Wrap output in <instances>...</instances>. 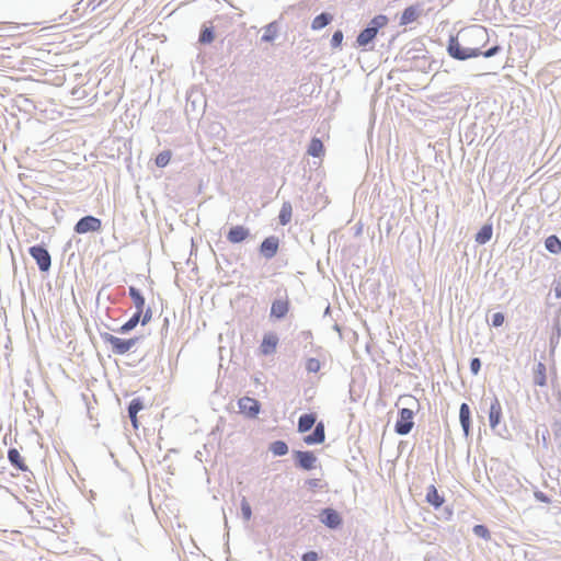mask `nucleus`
Segmentation results:
<instances>
[{"label":"nucleus","instance_id":"a18cd8bd","mask_svg":"<svg viewBox=\"0 0 561 561\" xmlns=\"http://www.w3.org/2000/svg\"><path fill=\"white\" fill-rule=\"evenodd\" d=\"M537 497L541 501H547V497L543 494H540V495L537 494Z\"/></svg>","mask_w":561,"mask_h":561},{"label":"nucleus","instance_id":"0eeeda50","mask_svg":"<svg viewBox=\"0 0 561 561\" xmlns=\"http://www.w3.org/2000/svg\"><path fill=\"white\" fill-rule=\"evenodd\" d=\"M151 316L152 313L149 308L144 314L135 312V314L119 328V332L126 333L133 330L139 322H141L142 325L147 324L151 320Z\"/></svg>","mask_w":561,"mask_h":561},{"label":"nucleus","instance_id":"a19ab883","mask_svg":"<svg viewBox=\"0 0 561 561\" xmlns=\"http://www.w3.org/2000/svg\"><path fill=\"white\" fill-rule=\"evenodd\" d=\"M302 561H317L318 560V553L314 551H309L302 554Z\"/></svg>","mask_w":561,"mask_h":561},{"label":"nucleus","instance_id":"79ce46f5","mask_svg":"<svg viewBox=\"0 0 561 561\" xmlns=\"http://www.w3.org/2000/svg\"><path fill=\"white\" fill-rule=\"evenodd\" d=\"M499 50H500V47L499 46H494V47L485 50L484 53L481 51V55H483L484 57L489 58V57H492L495 54H497Z\"/></svg>","mask_w":561,"mask_h":561},{"label":"nucleus","instance_id":"4c0bfd02","mask_svg":"<svg viewBox=\"0 0 561 561\" xmlns=\"http://www.w3.org/2000/svg\"><path fill=\"white\" fill-rule=\"evenodd\" d=\"M342 41H343V33H342V31L334 32V34L332 36V39H331L332 46L333 47H339L342 44Z\"/></svg>","mask_w":561,"mask_h":561},{"label":"nucleus","instance_id":"9b49d317","mask_svg":"<svg viewBox=\"0 0 561 561\" xmlns=\"http://www.w3.org/2000/svg\"><path fill=\"white\" fill-rule=\"evenodd\" d=\"M278 247V239L276 237H268L261 243L260 251L265 257L271 259L277 253Z\"/></svg>","mask_w":561,"mask_h":561},{"label":"nucleus","instance_id":"4468645a","mask_svg":"<svg viewBox=\"0 0 561 561\" xmlns=\"http://www.w3.org/2000/svg\"><path fill=\"white\" fill-rule=\"evenodd\" d=\"M421 15L420 5H410L404 9L400 19V25H408L415 22Z\"/></svg>","mask_w":561,"mask_h":561},{"label":"nucleus","instance_id":"c756f323","mask_svg":"<svg viewBox=\"0 0 561 561\" xmlns=\"http://www.w3.org/2000/svg\"><path fill=\"white\" fill-rule=\"evenodd\" d=\"M293 208L289 203H284L280 211H279V222L280 225L285 226L287 225L291 219Z\"/></svg>","mask_w":561,"mask_h":561},{"label":"nucleus","instance_id":"c9c22d12","mask_svg":"<svg viewBox=\"0 0 561 561\" xmlns=\"http://www.w3.org/2000/svg\"><path fill=\"white\" fill-rule=\"evenodd\" d=\"M473 533L485 540H489L491 538L489 529L484 525H476L473 527Z\"/></svg>","mask_w":561,"mask_h":561},{"label":"nucleus","instance_id":"393cba45","mask_svg":"<svg viewBox=\"0 0 561 561\" xmlns=\"http://www.w3.org/2000/svg\"><path fill=\"white\" fill-rule=\"evenodd\" d=\"M278 34V25L276 22H271L264 27V33L262 35V41L266 43L273 42Z\"/></svg>","mask_w":561,"mask_h":561},{"label":"nucleus","instance_id":"37998d69","mask_svg":"<svg viewBox=\"0 0 561 561\" xmlns=\"http://www.w3.org/2000/svg\"><path fill=\"white\" fill-rule=\"evenodd\" d=\"M499 50H500V47L499 46H494V47L485 50L484 53L481 51V55H483L484 57L489 58V57H492L495 54H497Z\"/></svg>","mask_w":561,"mask_h":561},{"label":"nucleus","instance_id":"473e14b6","mask_svg":"<svg viewBox=\"0 0 561 561\" xmlns=\"http://www.w3.org/2000/svg\"><path fill=\"white\" fill-rule=\"evenodd\" d=\"M387 23L388 19L386 15H377L370 21L369 27H376V32L378 33V30L383 27Z\"/></svg>","mask_w":561,"mask_h":561},{"label":"nucleus","instance_id":"4be33fe9","mask_svg":"<svg viewBox=\"0 0 561 561\" xmlns=\"http://www.w3.org/2000/svg\"><path fill=\"white\" fill-rule=\"evenodd\" d=\"M546 366L538 363L534 369V382L536 386L543 387L547 383Z\"/></svg>","mask_w":561,"mask_h":561},{"label":"nucleus","instance_id":"f03ea898","mask_svg":"<svg viewBox=\"0 0 561 561\" xmlns=\"http://www.w3.org/2000/svg\"><path fill=\"white\" fill-rule=\"evenodd\" d=\"M102 339L106 344L111 346L112 352L116 355L126 354L136 345L138 341L137 337L124 340L110 333L103 334Z\"/></svg>","mask_w":561,"mask_h":561},{"label":"nucleus","instance_id":"f3484780","mask_svg":"<svg viewBox=\"0 0 561 561\" xmlns=\"http://www.w3.org/2000/svg\"><path fill=\"white\" fill-rule=\"evenodd\" d=\"M128 294H129V297L131 298V300L134 302V306L136 308V312H139V313L144 314L146 312L145 311L146 301H145V298L141 295V293L136 287L130 286L129 289H128Z\"/></svg>","mask_w":561,"mask_h":561},{"label":"nucleus","instance_id":"2f4dec72","mask_svg":"<svg viewBox=\"0 0 561 561\" xmlns=\"http://www.w3.org/2000/svg\"><path fill=\"white\" fill-rule=\"evenodd\" d=\"M171 157L172 153L170 150H164L160 152L154 159L156 165L159 168H164L165 165L169 164Z\"/></svg>","mask_w":561,"mask_h":561},{"label":"nucleus","instance_id":"a211bd4d","mask_svg":"<svg viewBox=\"0 0 561 561\" xmlns=\"http://www.w3.org/2000/svg\"><path fill=\"white\" fill-rule=\"evenodd\" d=\"M426 502L428 504H431L432 506H434L435 508H439L444 504L445 500L438 493L435 485H430L427 488V492H426Z\"/></svg>","mask_w":561,"mask_h":561},{"label":"nucleus","instance_id":"ea45409f","mask_svg":"<svg viewBox=\"0 0 561 561\" xmlns=\"http://www.w3.org/2000/svg\"><path fill=\"white\" fill-rule=\"evenodd\" d=\"M481 368V362L479 358H472L470 363V369L473 375H477Z\"/></svg>","mask_w":561,"mask_h":561},{"label":"nucleus","instance_id":"5701e85b","mask_svg":"<svg viewBox=\"0 0 561 561\" xmlns=\"http://www.w3.org/2000/svg\"><path fill=\"white\" fill-rule=\"evenodd\" d=\"M142 409V402L140 399H134L131 400V402L129 403V407H128V414H129V417H130V421L133 423V426L135 428L138 427V420H137V413Z\"/></svg>","mask_w":561,"mask_h":561},{"label":"nucleus","instance_id":"aec40b11","mask_svg":"<svg viewBox=\"0 0 561 561\" xmlns=\"http://www.w3.org/2000/svg\"><path fill=\"white\" fill-rule=\"evenodd\" d=\"M459 420L465 435L467 436L470 431V408L467 403H462L459 410Z\"/></svg>","mask_w":561,"mask_h":561},{"label":"nucleus","instance_id":"39448f33","mask_svg":"<svg viewBox=\"0 0 561 561\" xmlns=\"http://www.w3.org/2000/svg\"><path fill=\"white\" fill-rule=\"evenodd\" d=\"M30 254L36 261L41 271L45 272L49 270L51 260L48 251L45 248L41 245H34L30 248Z\"/></svg>","mask_w":561,"mask_h":561},{"label":"nucleus","instance_id":"c03bdc74","mask_svg":"<svg viewBox=\"0 0 561 561\" xmlns=\"http://www.w3.org/2000/svg\"><path fill=\"white\" fill-rule=\"evenodd\" d=\"M554 293L558 298L561 297V282L557 283L554 286Z\"/></svg>","mask_w":561,"mask_h":561},{"label":"nucleus","instance_id":"6ab92c4d","mask_svg":"<svg viewBox=\"0 0 561 561\" xmlns=\"http://www.w3.org/2000/svg\"><path fill=\"white\" fill-rule=\"evenodd\" d=\"M8 459L11 462V465L18 468L19 470H27V466L25 465L23 457L21 456L20 451L16 448L9 449Z\"/></svg>","mask_w":561,"mask_h":561},{"label":"nucleus","instance_id":"f704fd0d","mask_svg":"<svg viewBox=\"0 0 561 561\" xmlns=\"http://www.w3.org/2000/svg\"><path fill=\"white\" fill-rule=\"evenodd\" d=\"M321 368V363L319 359L317 358H308L306 360V369L309 371V373H318Z\"/></svg>","mask_w":561,"mask_h":561},{"label":"nucleus","instance_id":"b1692460","mask_svg":"<svg viewBox=\"0 0 561 561\" xmlns=\"http://www.w3.org/2000/svg\"><path fill=\"white\" fill-rule=\"evenodd\" d=\"M377 35L376 27H367L363 30L357 36V43L359 46H366L370 43Z\"/></svg>","mask_w":561,"mask_h":561},{"label":"nucleus","instance_id":"7c9ffc66","mask_svg":"<svg viewBox=\"0 0 561 561\" xmlns=\"http://www.w3.org/2000/svg\"><path fill=\"white\" fill-rule=\"evenodd\" d=\"M270 450L275 456H284V455H286L288 453V446L283 440H276V442L271 444Z\"/></svg>","mask_w":561,"mask_h":561},{"label":"nucleus","instance_id":"f8f14e48","mask_svg":"<svg viewBox=\"0 0 561 561\" xmlns=\"http://www.w3.org/2000/svg\"><path fill=\"white\" fill-rule=\"evenodd\" d=\"M321 520L330 528H336L341 525L342 519L339 513L332 508H325L321 513Z\"/></svg>","mask_w":561,"mask_h":561},{"label":"nucleus","instance_id":"e433bc0d","mask_svg":"<svg viewBox=\"0 0 561 561\" xmlns=\"http://www.w3.org/2000/svg\"><path fill=\"white\" fill-rule=\"evenodd\" d=\"M241 512H242V516L245 520H250L251 517H252V510H251V506L249 504V502L243 499L242 502H241Z\"/></svg>","mask_w":561,"mask_h":561},{"label":"nucleus","instance_id":"cd10ccee","mask_svg":"<svg viewBox=\"0 0 561 561\" xmlns=\"http://www.w3.org/2000/svg\"><path fill=\"white\" fill-rule=\"evenodd\" d=\"M323 152L324 147L322 141L319 138H312L308 147V153L312 157H321Z\"/></svg>","mask_w":561,"mask_h":561},{"label":"nucleus","instance_id":"9d476101","mask_svg":"<svg viewBox=\"0 0 561 561\" xmlns=\"http://www.w3.org/2000/svg\"><path fill=\"white\" fill-rule=\"evenodd\" d=\"M295 458L299 467L305 470H311L316 466L317 458L312 451H296Z\"/></svg>","mask_w":561,"mask_h":561},{"label":"nucleus","instance_id":"7ed1b4c3","mask_svg":"<svg viewBox=\"0 0 561 561\" xmlns=\"http://www.w3.org/2000/svg\"><path fill=\"white\" fill-rule=\"evenodd\" d=\"M414 413L411 409H401L399 412V419L396 423V432L400 435H407L411 432Z\"/></svg>","mask_w":561,"mask_h":561},{"label":"nucleus","instance_id":"f257e3e1","mask_svg":"<svg viewBox=\"0 0 561 561\" xmlns=\"http://www.w3.org/2000/svg\"><path fill=\"white\" fill-rule=\"evenodd\" d=\"M466 36L470 39L477 41L481 45L461 47L456 37H450L447 50L453 58L466 60L481 55V47H483L488 41L486 28L483 26H472L466 32Z\"/></svg>","mask_w":561,"mask_h":561},{"label":"nucleus","instance_id":"dca6fc26","mask_svg":"<svg viewBox=\"0 0 561 561\" xmlns=\"http://www.w3.org/2000/svg\"><path fill=\"white\" fill-rule=\"evenodd\" d=\"M502 419V405L499 399H494L490 405L489 422L492 428H495Z\"/></svg>","mask_w":561,"mask_h":561},{"label":"nucleus","instance_id":"412c9836","mask_svg":"<svg viewBox=\"0 0 561 561\" xmlns=\"http://www.w3.org/2000/svg\"><path fill=\"white\" fill-rule=\"evenodd\" d=\"M316 414H302L298 420V432L306 433L316 424Z\"/></svg>","mask_w":561,"mask_h":561},{"label":"nucleus","instance_id":"423d86ee","mask_svg":"<svg viewBox=\"0 0 561 561\" xmlns=\"http://www.w3.org/2000/svg\"><path fill=\"white\" fill-rule=\"evenodd\" d=\"M279 339L276 333L268 332L263 335L260 344V354L263 356L272 355L276 352Z\"/></svg>","mask_w":561,"mask_h":561},{"label":"nucleus","instance_id":"72a5a7b5","mask_svg":"<svg viewBox=\"0 0 561 561\" xmlns=\"http://www.w3.org/2000/svg\"><path fill=\"white\" fill-rule=\"evenodd\" d=\"M214 32L209 27L204 28L199 35V42L203 44H209L214 41Z\"/></svg>","mask_w":561,"mask_h":561},{"label":"nucleus","instance_id":"2eb2a0df","mask_svg":"<svg viewBox=\"0 0 561 561\" xmlns=\"http://www.w3.org/2000/svg\"><path fill=\"white\" fill-rule=\"evenodd\" d=\"M289 310L288 299H276L271 307V316L277 319L284 318Z\"/></svg>","mask_w":561,"mask_h":561},{"label":"nucleus","instance_id":"c85d7f7f","mask_svg":"<svg viewBox=\"0 0 561 561\" xmlns=\"http://www.w3.org/2000/svg\"><path fill=\"white\" fill-rule=\"evenodd\" d=\"M332 20V16L328 13H321L317 15L311 23L312 30H321L325 27Z\"/></svg>","mask_w":561,"mask_h":561},{"label":"nucleus","instance_id":"58836bf2","mask_svg":"<svg viewBox=\"0 0 561 561\" xmlns=\"http://www.w3.org/2000/svg\"><path fill=\"white\" fill-rule=\"evenodd\" d=\"M504 322V314L501 313V312H496L493 314V318H492V324L494 327H501Z\"/></svg>","mask_w":561,"mask_h":561},{"label":"nucleus","instance_id":"20e7f679","mask_svg":"<svg viewBox=\"0 0 561 561\" xmlns=\"http://www.w3.org/2000/svg\"><path fill=\"white\" fill-rule=\"evenodd\" d=\"M102 222L99 218L93 216H85L81 218L75 226L77 233L83 234L87 232H95L101 230Z\"/></svg>","mask_w":561,"mask_h":561},{"label":"nucleus","instance_id":"ddd939ff","mask_svg":"<svg viewBox=\"0 0 561 561\" xmlns=\"http://www.w3.org/2000/svg\"><path fill=\"white\" fill-rule=\"evenodd\" d=\"M324 439H325V432H324V425L322 422H319L316 425V428L312 434L304 437V442L307 445L322 444L324 442Z\"/></svg>","mask_w":561,"mask_h":561},{"label":"nucleus","instance_id":"bb28decb","mask_svg":"<svg viewBox=\"0 0 561 561\" xmlns=\"http://www.w3.org/2000/svg\"><path fill=\"white\" fill-rule=\"evenodd\" d=\"M545 247L546 249L550 252V253H553V254H558L561 252V241L560 239L552 234V236H549L546 241H545Z\"/></svg>","mask_w":561,"mask_h":561},{"label":"nucleus","instance_id":"1a4fd4ad","mask_svg":"<svg viewBox=\"0 0 561 561\" xmlns=\"http://www.w3.org/2000/svg\"><path fill=\"white\" fill-rule=\"evenodd\" d=\"M250 236V230L244 226L237 225L229 229L227 233V239L230 243H240L248 239Z\"/></svg>","mask_w":561,"mask_h":561},{"label":"nucleus","instance_id":"6e6552de","mask_svg":"<svg viewBox=\"0 0 561 561\" xmlns=\"http://www.w3.org/2000/svg\"><path fill=\"white\" fill-rule=\"evenodd\" d=\"M238 405L240 412L249 417H255L259 414L261 408L259 401L250 397L241 398L238 401Z\"/></svg>","mask_w":561,"mask_h":561},{"label":"nucleus","instance_id":"a878e982","mask_svg":"<svg viewBox=\"0 0 561 561\" xmlns=\"http://www.w3.org/2000/svg\"><path fill=\"white\" fill-rule=\"evenodd\" d=\"M493 233V229L491 225H484L476 234V242L479 244H485L491 240Z\"/></svg>","mask_w":561,"mask_h":561}]
</instances>
